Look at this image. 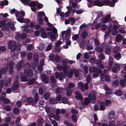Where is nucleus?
<instances>
[{
	"label": "nucleus",
	"mask_w": 126,
	"mask_h": 126,
	"mask_svg": "<svg viewBox=\"0 0 126 126\" xmlns=\"http://www.w3.org/2000/svg\"><path fill=\"white\" fill-rule=\"evenodd\" d=\"M111 48L109 47H107L105 49V52L106 54L109 55L111 52Z\"/></svg>",
	"instance_id": "obj_45"
},
{
	"label": "nucleus",
	"mask_w": 126,
	"mask_h": 126,
	"mask_svg": "<svg viewBox=\"0 0 126 126\" xmlns=\"http://www.w3.org/2000/svg\"><path fill=\"white\" fill-rule=\"evenodd\" d=\"M49 59L51 61H53L54 60V59L55 57L54 54H51L49 56Z\"/></svg>",
	"instance_id": "obj_58"
},
{
	"label": "nucleus",
	"mask_w": 126,
	"mask_h": 126,
	"mask_svg": "<svg viewBox=\"0 0 126 126\" xmlns=\"http://www.w3.org/2000/svg\"><path fill=\"white\" fill-rule=\"evenodd\" d=\"M78 86L79 88L82 91H84V85L81 82H79L78 83Z\"/></svg>",
	"instance_id": "obj_23"
},
{
	"label": "nucleus",
	"mask_w": 126,
	"mask_h": 126,
	"mask_svg": "<svg viewBox=\"0 0 126 126\" xmlns=\"http://www.w3.org/2000/svg\"><path fill=\"white\" fill-rule=\"evenodd\" d=\"M14 65V63L13 61H11L9 63V67L10 68L9 73L10 74H12L14 70L13 66Z\"/></svg>",
	"instance_id": "obj_10"
},
{
	"label": "nucleus",
	"mask_w": 126,
	"mask_h": 126,
	"mask_svg": "<svg viewBox=\"0 0 126 126\" xmlns=\"http://www.w3.org/2000/svg\"><path fill=\"white\" fill-rule=\"evenodd\" d=\"M55 76L56 79L59 78L60 80H62L63 78V75L62 72H56L55 74Z\"/></svg>",
	"instance_id": "obj_5"
},
{
	"label": "nucleus",
	"mask_w": 126,
	"mask_h": 126,
	"mask_svg": "<svg viewBox=\"0 0 126 126\" xmlns=\"http://www.w3.org/2000/svg\"><path fill=\"white\" fill-rule=\"evenodd\" d=\"M50 96V94L48 92H47L44 94V98L46 100H47L49 98Z\"/></svg>",
	"instance_id": "obj_43"
},
{
	"label": "nucleus",
	"mask_w": 126,
	"mask_h": 126,
	"mask_svg": "<svg viewBox=\"0 0 126 126\" xmlns=\"http://www.w3.org/2000/svg\"><path fill=\"white\" fill-rule=\"evenodd\" d=\"M92 102L93 103H95L96 101V97L95 95L94 94H93L92 95Z\"/></svg>",
	"instance_id": "obj_34"
},
{
	"label": "nucleus",
	"mask_w": 126,
	"mask_h": 126,
	"mask_svg": "<svg viewBox=\"0 0 126 126\" xmlns=\"http://www.w3.org/2000/svg\"><path fill=\"white\" fill-rule=\"evenodd\" d=\"M120 49L119 47L117 46L115 47L113 49V53H120L119 51V50Z\"/></svg>",
	"instance_id": "obj_28"
},
{
	"label": "nucleus",
	"mask_w": 126,
	"mask_h": 126,
	"mask_svg": "<svg viewBox=\"0 0 126 126\" xmlns=\"http://www.w3.org/2000/svg\"><path fill=\"white\" fill-rule=\"evenodd\" d=\"M96 50L99 53H102L103 51V49L102 47H96Z\"/></svg>",
	"instance_id": "obj_49"
},
{
	"label": "nucleus",
	"mask_w": 126,
	"mask_h": 126,
	"mask_svg": "<svg viewBox=\"0 0 126 126\" xmlns=\"http://www.w3.org/2000/svg\"><path fill=\"white\" fill-rule=\"evenodd\" d=\"M40 32L41 33V37L43 38H47V37H48V32L46 33V32L45 30L43 29H42L40 30Z\"/></svg>",
	"instance_id": "obj_7"
},
{
	"label": "nucleus",
	"mask_w": 126,
	"mask_h": 126,
	"mask_svg": "<svg viewBox=\"0 0 126 126\" xmlns=\"http://www.w3.org/2000/svg\"><path fill=\"white\" fill-rule=\"evenodd\" d=\"M72 121L75 122H76L77 120V117L76 115L73 114L72 116Z\"/></svg>",
	"instance_id": "obj_48"
},
{
	"label": "nucleus",
	"mask_w": 126,
	"mask_h": 126,
	"mask_svg": "<svg viewBox=\"0 0 126 126\" xmlns=\"http://www.w3.org/2000/svg\"><path fill=\"white\" fill-rule=\"evenodd\" d=\"M112 28V27L110 26L108 28V30L106 31L104 36V39H106L108 36L109 34L110 33L112 29L111 28Z\"/></svg>",
	"instance_id": "obj_16"
},
{
	"label": "nucleus",
	"mask_w": 126,
	"mask_h": 126,
	"mask_svg": "<svg viewBox=\"0 0 126 126\" xmlns=\"http://www.w3.org/2000/svg\"><path fill=\"white\" fill-rule=\"evenodd\" d=\"M27 101L28 103L30 105H31V104L33 105L35 104L33 102L34 101L33 98L32 97H29L27 98Z\"/></svg>",
	"instance_id": "obj_19"
},
{
	"label": "nucleus",
	"mask_w": 126,
	"mask_h": 126,
	"mask_svg": "<svg viewBox=\"0 0 126 126\" xmlns=\"http://www.w3.org/2000/svg\"><path fill=\"white\" fill-rule=\"evenodd\" d=\"M121 55L120 53H117L115 54L114 57L117 60H119L121 58Z\"/></svg>",
	"instance_id": "obj_24"
},
{
	"label": "nucleus",
	"mask_w": 126,
	"mask_h": 126,
	"mask_svg": "<svg viewBox=\"0 0 126 126\" xmlns=\"http://www.w3.org/2000/svg\"><path fill=\"white\" fill-rule=\"evenodd\" d=\"M89 69L91 73L98 71L99 74H102V70L100 69H98L97 67H95L94 65L90 66L89 67Z\"/></svg>",
	"instance_id": "obj_1"
},
{
	"label": "nucleus",
	"mask_w": 126,
	"mask_h": 126,
	"mask_svg": "<svg viewBox=\"0 0 126 126\" xmlns=\"http://www.w3.org/2000/svg\"><path fill=\"white\" fill-rule=\"evenodd\" d=\"M105 103L104 102L101 101L100 103L99 110H104L105 107Z\"/></svg>",
	"instance_id": "obj_21"
},
{
	"label": "nucleus",
	"mask_w": 126,
	"mask_h": 126,
	"mask_svg": "<svg viewBox=\"0 0 126 126\" xmlns=\"http://www.w3.org/2000/svg\"><path fill=\"white\" fill-rule=\"evenodd\" d=\"M8 4V1L7 0H4L2 1L0 3V5L2 6L6 5Z\"/></svg>",
	"instance_id": "obj_31"
},
{
	"label": "nucleus",
	"mask_w": 126,
	"mask_h": 126,
	"mask_svg": "<svg viewBox=\"0 0 126 126\" xmlns=\"http://www.w3.org/2000/svg\"><path fill=\"white\" fill-rule=\"evenodd\" d=\"M29 27V25L28 24L23 26V27L24 29H23V31L26 32L27 33H29L30 31V29L28 28Z\"/></svg>",
	"instance_id": "obj_20"
},
{
	"label": "nucleus",
	"mask_w": 126,
	"mask_h": 126,
	"mask_svg": "<svg viewBox=\"0 0 126 126\" xmlns=\"http://www.w3.org/2000/svg\"><path fill=\"white\" fill-rule=\"evenodd\" d=\"M24 65V62L23 61H20L17 65V69L19 70L21 67H22Z\"/></svg>",
	"instance_id": "obj_15"
},
{
	"label": "nucleus",
	"mask_w": 126,
	"mask_h": 126,
	"mask_svg": "<svg viewBox=\"0 0 126 126\" xmlns=\"http://www.w3.org/2000/svg\"><path fill=\"white\" fill-rule=\"evenodd\" d=\"M33 45L32 44L29 45L27 47V50H30L32 48Z\"/></svg>",
	"instance_id": "obj_62"
},
{
	"label": "nucleus",
	"mask_w": 126,
	"mask_h": 126,
	"mask_svg": "<svg viewBox=\"0 0 126 126\" xmlns=\"http://www.w3.org/2000/svg\"><path fill=\"white\" fill-rule=\"evenodd\" d=\"M88 35V32L85 31H83L81 34V37L83 39H85L86 38Z\"/></svg>",
	"instance_id": "obj_25"
},
{
	"label": "nucleus",
	"mask_w": 126,
	"mask_h": 126,
	"mask_svg": "<svg viewBox=\"0 0 126 126\" xmlns=\"http://www.w3.org/2000/svg\"><path fill=\"white\" fill-rule=\"evenodd\" d=\"M5 22L6 21L4 20H1L0 21V27H1L6 25Z\"/></svg>",
	"instance_id": "obj_47"
},
{
	"label": "nucleus",
	"mask_w": 126,
	"mask_h": 126,
	"mask_svg": "<svg viewBox=\"0 0 126 126\" xmlns=\"http://www.w3.org/2000/svg\"><path fill=\"white\" fill-rule=\"evenodd\" d=\"M73 73H74L76 77H77L79 75V73L78 70L76 69H73L72 70Z\"/></svg>",
	"instance_id": "obj_33"
},
{
	"label": "nucleus",
	"mask_w": 126,
	"mask_h": 126,
	"mask_svg": "<svg viewBox=\"0 0 126 126\" xmlns=\"http://www.w3.org/2000/svg\"><path fill=\"white\" fill-rule=\"evenodd\" d=\"M78 35L77 34H76L73 36L72 37V38L73 40H76L78 39Z\"/></svg>",
	"instance_id": "obj_59"
},
{
	"label": "nucleus",
	"mask_w": 126,
	"mask_h": 126,
	"mask_svg": "<svg viewBox=\"0 0 126 126\" xmlns=\"http://www.w3.org/2000/svg\"><path fill=\"white\" fill-rule=\"evenodd\" d=\"M112 19L111 18V15H107L106 16L104 17L102 19V22L103 23H107L110 21H112Z\"/></svg>",
	"instance_id": "obj_3"
},
{
	"label": "nucleus",
	"mask_w": 126,
	"mask_h": 126,
	"mask_svg": "<svg viewBox=\"0 0 126 126\" xmlns=\"http://www.w3.org/2000/svg\"><path fill=\"white\" fill-rule=\"evenodd\" d=\"M41 78L42 80L45 83H48L49 81L48 77L46 75L43 74L41 76Z\"/></svg>",
	"instance_id": "obj_6"
},
{
	"label": "nucleus",
	"mask_w": 126,
	"mask_h": 126,
	"mask_svg": "<svg viewBox=\"0 0 126 126\" xmlns=\"http://www.w3.org/2000/svg\"><path fill=\"white\" fill-rule=\"evenodd\" d=\"M115 94L117 96H121L122 94V92L120 90H117L115 91Z\"/></svg>",
	"instance_id": "obj_27"
},
{
	"label": "nucleus",
	"mask_w": 126,
	"mask_h": 126,
	"mask_svg": "<svg viewBox=\"0 0 126 126\" xmlns=\"http://www.w3.org/2000/svg\"><path fill=\"white\" fill-rule=\"evenodd\" d=\"M72 91L70 89H68L67 91L66 95L67 96H70L71 95Z\"/></svg>",
	"instance_id": "obj_40"
},
{
	"label": "nucleus",
	"mask_w": 126,
	"mask_h": 126,
	"mask_svg": "<svg viewBox=\"0 0 126 126\" xmlns=\"http://www.w3.org/2000/svg\"><path fill=\"white\" fill-rule=\"evenodd\" d=\"M37 15L38 16L39 18H42L41 17L42 16H44V13L43 11L38 12V13Z\"/></svg>",
	"instance_id": "obj_44"
},
{
	"label": "nucleus",
	"mask_w": 126,
	"mask_h": 126,
	"mask_svg": "<svg viewBox=\"0 0 126 126\" xmlns=\"http://www.w3.org/2000/svg\"><path fill=\"white\" fill-rule=\"evenodd\" d=\"M73 73L72 71H69L68 74V78H70L72 77Z\"/></svg>",
	"instance_id": "obj_61"
},
{
	"label": "nucleus",
	"mask_w": 126,
	"mask_h": 126,
	"mask_svg": "<svg viewBox=\"0 0 126 126\" xmlns=\"http://www.w3.org/2000/svg\"><path fill=\"white\" fill-rule=\"evenodd\" d=\"M109 0H103L102 1V3L103 5H108L109 3Z\"/></svg>",
	"instance_id": "obj_42"
},
{
	"label": "nucleus",
	"mask_w": 126,
	"mask_h": 126,
	"mask_svg": "<svg viewBox=\"0 0 126 126\" xmlns=\"http://www.w3.org/2000/svg\"><path fill=\"white\" fill-rule=\"evenodd\" d=\"M13 41L12 40L10 41L8 43V47L9 49H11L12 51H13V49L12 48V46H13Z\"/></svg>",
	"instance_id": "obj_32"
},
{
	"label": "nucleus",
	"mask_w": 126,
	"mask_h": 126,
	"mask_svg": "<svg viewBox=\"0 0 126 126\" xmlns=\"http://www.w3.org/2000/svg\"><path fill=\"white\" fill-rule=\"evenodd\" d=\"M43 118L39 119L37 120V125L39 126H41L43 125Z\"/></svg>",
	"instance_id": "obj_36"
},
{
	"label": "nucleus",
	"mask_w": 126,
	"mask_h": 126,
	"mask_svg": "<svg viewBox=\"0 0 126 126\" xmlns=\"http://www.w3.org/2000/svg\"><path fill=\"white\" fill-rule=\"evenodd\" d=\"M98 57L101 60H103L105 59V56L102 54L99 55Z\"/></svg>",
	"instance_id": "obj_56"
},
{
	"label": "nucleus",
	"mask_w": 126,
	"mask_h": 126,
	"mask_svg": "<svg viewBox=\"0 0 126 126\" xmlns=\"http://www.w3.org/2000/svg\"><path fill=\"white\" fill-rule=\"evenodd\" d=\"M35 79L34 78H33L30 80L29 81L28 83L30 85L34 84V83L35 81Z\"/></svg>",
	"instance_id": "obj_46"
},
{
	"label": "nucleus",
	"mask_w": 126,
	"mask_h": 126,
	"mask_svg": "<svg viewBox=\"0 0 126 126\" xmlns=\"http://www.w3.org/2000/svg\"><path fill=\"white\" fill-rule=\"evenodd\" d=\"M26 76L23 73H20V78L22 81L26 82L27 81V79Z\"/></svg>",
	"instance_id": "obj_13"
},
{
	"label": "nucleus",
	"mask_w": 126,
	"mask_h": 126,
	"mask_svg": "<svg viewBox=\"0 0 126 126\" xmlns=\"http://www.w3.org/2000/svg\"><path fill=\"white\" fill-rule=\"evenodd\" d=\"M124 80L122 79L121 80L120 83V84L122 87H124L126 85V82Z\"/></svg>",
	"instance_id": "obj_50"
},
{
	"label": "nucleus",
	"mask_w": 126,
	"mask_h": 126,
	"mask_svg": "<svg viewBox=\"0 0 126 126\" xmlns=\"http://www.w3.org/2000/svg\"><path fill=\"white\" fill-rule=\"evenodd\" d=\"M4 109L6 111H9L11 110V108L10 106L9 105L6 106L4 107Z\"/></svg>",
	"instance_id": "obj_53"
},
{
	"label": "nucleus",
	"mask_w": 126,
	"mask_h": 126,
	"mask_svg": "<svg viewBox=\"0 0 126 126\" xmlns=\"http://www.w3.org/2000/svg\"><path fill=\"white\" fill-rule=\"evenodd\" d=\"M13 113L15 114H17L19 113V110L18 108H15L13 110Z\"/></svg>",
	"instance_id": "obj_35"
},
{
	"label": "nucleus",
	"mask_w": 126,
	"mask_h": 126,
	"mask_svg": "<svg viewBox=\"0 0 126 126\" xmlns=\"http://www.w3.org/2000/svg\"><path fill=\"white\" fill-rule=\"evenodd\" d=\"M50 80L51 83H56V79L53 76H51L50 78Z\"/></svg>",
	"instance_id": "obj_38"
},
{
	"label": "nucleus",
	"mask_w": 126,
	"mask_h": 126,
	"mask_svg": "<svg viewBox=\"0 0 126 126\" xmlns=\"http://www.w3.org/2000/svg\"><path fill=\"white\" fill-rule=\"evenodd\" d=\"M93 5L99 7H101L103 6V4L102 3V1L99 0H95L94 1Z\"/></svg>",
	"instance_id": "obj_12"
},
{
	"label": "nucleus",
	"mask_w": 126,
	"mask_h": 126,
	"mask_svg": "<svg viewBox=\"0 0 126 126\" xmlns=\"http://www.w3.org/2000/svg\"><path fill=\"white\" fill-rule=\"evenodd\" d=\"M31 0H21V1L22 3L25 5H28L29 2Z\"/></svg>",
	"instance_id": "obj_41"
},
{
	"label": "nucleus",
	"mask_w": 126,
	"mask_h": 126,
	"mask_svg": "<svg viewBox=\"0 0 126 126\" xmlns=\"http://www.w3.org/2000/svg\"><path fill=\"white\" fill-rule=\"evenodd\" d=\"M24 73L26 76L29 78L32 77L33 76V71L31 69H26L24 70Z\"/></svg>",
	"instance_id": "obj_2"
},
{
	"label": "nucleus",
	"mask_w": 126,
	"mask_h": 126,
	"mask_svg": "<svg viewBox=\"0 0 126 126\" xmlns=\"http://www.w3.org/2000/svg\"><path fill=\"white\" fill-rule=\"evenodd\" d=\"M108 91L105 92L106 95L107 97H109V95L110 94H111V90L109 89L107 90Z\"/></svg>",
	"instance_id": "obj_52"
},
{
	"label": "nucleus",
	"mask_w": 126,
	"mask_h": 126,
	"mask_svg": "<svg viewBox=\"0 0 126 126\" xmlns=\"http://www.w3.org/2000/svg\"><path fill=\"white\" fill-rule=\"evenodd\" d=\"M19 86V82L17 81L14 82L13 85L12 87V89L13 91L16 90L18 89Z\"/></svg>",
	"instance_id": "obj_8"
},
{
	"label": "nucleus",
	"mask_w": 126,
	"mask_h": 126,
	"mask_svg": "<svg viewBox=\"0 0 126 126\" xmlns=\"http://www.w3.org/2000/svg\"><path fill=\"white\" fill-rule=\"evenodd\" d=\"M68 98L67 97H65L62 98V102L64 104L67 103L69 104L68 102Z\"/></svg>",
	"instance_id": "obj_30"
},
{
	"label": "nucleus",
	"mask_w": 126,
	"mask_h": 126,
	"mask_svg": "<svg viewBox=\"0 0 126 126\" xmlns=\"http://www.w3.org/2000/svg\"><path fill=\"white\" fill-rule=\"evenodd\" d=\"M56 102V99L55 98L50 97L49 100V102L51 104H53Z\"/></svg>",
	"instance_id": "obj_39"
},
{
	"label": "nucleus",
	"mask_w": 126,
	"mask_h": 126,
	"mask_svg": "<svg viewBox=\"0 0 126 126\" xmlns=\"http://www.w3.org/2000/svg\"><path fill=\"white\" fill-rule=\"evenodd\" d=\"M38 92L40 95H42L43 94V90L42 87H40L39 88Z\"/></svg>",
	"instance_id": "obj_63"
},
{
	"label": "nucleus",
	"mask_w": 126,
	"mask_h": 126,
	"mask_svg": "<svg viewBox=\"0 0 126 126\" xmlns=\"http://www.w3.org/2000/svg\"><path fill=\"white\" fill-rule=\"evenodd\" d=\"M64 124L68 126H72V124L69 121H64Z\"/></svg>",
	"instance_id": "obj_64"
},
{
	"label": "nucleus",
	"mask_w": 126,
	"mask_h": 126,
	"mask_svg": "<svg viewBox=\"0 0 126 126\" xmlns=\"http://www.w3.org/2000/svg\"><path fill=\"white\" fill-rule=\"evenodd\" d=\"M7 67H3L0 70V79L1 78L2 75L5 74L6 73Z\"/></svg>",
	"instance_id": "obj_9"
},
{
	"label": "nucleus",
	"mask_w": 126,
	"mask_h": 126,
	"mask_svg": "<svg viewBox=\"0 0 126 126\" xmlns=\"http://www.w3.org/2000/svg\"><path fill=\"white\" fill-rule=\"evenodd\" d=\"M123 37L120 34H118L116 36L115 39L116 42H118L122 40Z\"/></svg>",
	"instance_id": "obj_29"
},
{
	"label": "nucleus",
	"mask_w": 126,
	"mask_h": 126,
	"mask_svg": "<svg viewBox=\"0 0 126 126\" xmlns=\"http://www.w3.org/2000/svg\"><path fill=\"white\" fill-rule=\"evenodd\" d=\"M37 5V3L34 1H32L29 2L27 5L30 7H35Z\"/></svg>",
	"instance_id": "obj_26"
},
{
	"label": "nucleus",
	"mask_w": 126,
	"mask_h": 126,
	"mask_svg": "<svg viewBox=\"0 0 126 126\" xmlns=\"http://www.w3.org/2000/svg\"><path fill=\"white\" fill-rule=\"evenodd\" d=\"M60 58L58 54L56 55H55V60L56 62H58L59 61Z\"/></svg>",
	"instance_id": "obj_54"
},
{
	"label": "nucleus",
	"mask_w": 126,
	"mask_h": 126,
	"mask_svg": "<svg viewBox=\"0 0 126 126\" xmlns=\"http://www.w3.org/2000/svg\"><path fill=\"white\" fill-rule=\"evenodd\" d=\"M115 115V112L113 110H111L109 112V114L108 115L109 119H112L114 117Z\"/></svg>",
	"instance_id": "obj_14"
},
{
	"label": "nucleus",
	"mask_w": 126,
	"mask_h": 126,
	"mask_svg": "<svg viewBox=\"0 0 126 126\" xmlns=\"http://www.w3.org/2000/svg\"><path fill=\"white\" fill-rule=\"evenodd\" d=\"M51 31L55 35H56L57 34V29L54 27L52 28Z\"/></svg>",
	"instance_id": "obj_57"
},
{
	"label": "nucleus",
	"mask_w": 126,
	"mask_h": 126,
	"mask_svg": "<svg viewBox=\"0 0 126 126\" xmlns=\"http://www.w3.org/2000/svg\"><path fill=\"white\" fill-rule=\"evenodd\" d=\"M34 103L35 104H36L39 100V96L38 94L36 93L34 96Z\"/></svg>",
	"instance_id": "obj_22"
},
{
	"label": "nucleus",
	"mask_w": 126,
	"mask_h": 126,
	"mask_svg": "<svg viewBox=\"0 0 126 126\" xmlns=\"http://www.w3.org/2000/svg\"><path fill=\"white\" fill-rule=\"evenodd\" d=\"M2 100L3 101V103L5 104H8L10 102V101L7 98L3 99L2 98Z\"/></svg>",
	"instance_id": "obj_51"
},
{
	"label": "nucleus",
	"mask_w": 126,
	"mask_h": 126,
	"mask_svg": "<svg viewBox=\"0 0 126 126\" xmlns=\"http://www.w3.org/2000/svg\"><path fill=\"white\" fill-rule=\"evenodd\" d=\"M27 35L26 33H24L20 34L18 33L15 35L16 39L18 40L21 39H24L26 38Z\"/></svg>",
	"instance_id": "obj_4"
},
{
	"label": "nucleus",
	"mask_w": 126,
	"mask_h": 126,
	"mask_svg": "<svg viewBox=\"0 0 126 126\" xmlns=\"http://www.w3.org/2000/svg\"><path fill=\"white\" fill-rule=\"evenodd\" d=\"M109 126H115V123L114 121L112 120L109 122Z\"/></svg>",
	"instance_id": "obj_60"
},
{
	"label": "nucleus",
	"mask_w": 126,
	"mask_h": 126,
	"mask_svg": "<svg viewBox=\"0 0 126 126\" xmlns=\"http://www.w3.org/2000/svg\"><path fill=\"white\" fill-rule=\"evenodd\" d=\"M112 85L114 86L117 87L119 86V80H116L112 82Z\"/></svg>",
	"instance_id": "obj_37"
},
{
	"label": "nucleus",
	"mask_w": 126,
	"mask_h": 126,
	"mask_svg": "<svg viewBox=\"0 0 126 126\" xmlns=\"http://www.w3.org/2000/svg\"><path fill=\"white\" fill-rule=\"evenodd\" d=\"M76 95L75 98L77 100H82V96L79 91H77L75 93Z\"/></svg>",
	"instance_id": "obj_11"
},
{
	"label": "nucleus",
	"mask_w": 126,
	"mask_h": 126,
	"mask_svg": "<svg viewBox=\"0 0 126 126\" xmlns=\"http://www.w3.org/2000/svg\"><path fill=\"white\" fill-rule=\"evenodd\" d=\"M48 37H49L51 40L52 41H54L55 40V35L52 33L51 32H48Z\"/></svg>",
	"instance_id": "obj_18"
},
{
	"label": "nucleus",
	"mask_w": 126,
	"mask_h": 126,
	"mask_svg": "<svg viewBox=\"0 0 126 126\" xmlns=\"http://www.w3.org/2000/svg\"><path fill=\"white\" fill-rule=\"evenodd\" d=\"M105 103V105L106 106H108L109 105H110L111 103V101L109 100H107Z\"/></svg>",
	"instance_id": "obj_55"
},
{
	"label": "nucleus",
	"mask_w": 126,
	"mask_h": 126,
	"mask_svg": "<svg viewBox=\"0 0 126 126\" xmlns=\"http://www.w3.org/2000/svg\"><path fill=\"white\" fill-rule=\"evenodd\" d=\"M89 98L86 97L84 99V104L85 105H88L89 103H90L91 99V95H90L88 96Z\"/></svg>",
	"instance_id": "obj_17"
}]
</instances>
